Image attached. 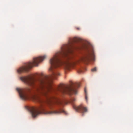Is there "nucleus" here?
<instances>
[{"label":"nucleus","mask_w":133,"mask_h":133,"mask_svg":"<svg viewBox=\"0 0 133 133\" xmlns=\"http://www.w3.org/2000/svg\"><path fill=\"white\" fill-rule=\"evenodd\" d=\"M83 47L87 49V51L84 55L81 58V61L87 63L91 59L94 60L95 54L93 49H90L85 45Z\"/></svg>","instance_id":"nucleus-3"},{"label":"nucleus","mask_w":133,"mask_h":133,"mask_svg":"<svg viewBox=\"0 0 133 133\" xmlns=\"http://www.w3.org/2000/svg\"><path fill=\"white\" fill-rule=\"evenodd\" d=\"M87 98H88L87 96V94H86V95H85V100H86V101L87 102V101H88Z\"/></svg>","instance_id":"nucleus-10"},{"label":"nucleus","mask_w":133,"mask_h":133,"mask_svg":"<svg viewBox=\"0 0 133 133\" xmlns=\"http://www.w3.org/2000/svg\"><path fill=\"white\" fill-rule=\"evenodd\" d=\"M46 57L45 55L43 56H39L34 58L32 62L25 63L24 65L20 67L17 70L18 73H21L27 71L29 69L34 66H37L39 63L43 61Z\"/></svg>","instance_id":"nucleus-2"},{"label":"nucleus","mask_w":133,"mask_h":133,"mask_svg":"<svg viewBox=\"0 0 133 133\" xmlns=\"http://www.w3.org/2000/svg\"><path fill=\"white\" fill-rule=\"evenodd\" d=\"M63 112L66 114V113L63 110L59 109L58 110H55L50 111H48L46 113V114H58L61 113Z\"/></svg>","instance_id":"nucleus-6"},{"label":"nucleus","mask_w":133,"mask_h":133,"mask_svg":"<svg viewBox=\"0 0 133 133\" xmlns=\"http://www.w3.org/2000/svg\"><path fill=\"white\" fill-rule=\"evenodd\" d=\"M76 99L75 98H72L71 99L70 102L71 103H73V102L75 101Z\"/></svg>","instance_id":"nucleus-8"},{"label":"nucleus","mask_w":133,"mask_h":133,"mask_svg":"<svg viewBox=\"0 0 133 133\" xmlns=\"http://www.w3.org/2000/svg\"><path fill=\"white\" fill-rule=\"evenodd\" d=\"M30 111L31 114L33 117H35L41 113V111L44 110L42 107V105L41 104V106L37 108L32 107L29 109Z\"/></svg>","instance_id":"nucleus-4"},{"label":"nucleus","mask_w":133,"mask_h":133,"mask_svg":"<svg viewBox=\"0 0 133 133\" xmlns=\"http://www.w3.org/2000/svg\"><path fill=\"white\" fill-rule=\"evenodd\" d=\"M73 108L76 111L81 113L82 115H83L84 114L88 111L87 108L82 105L78 107L74 106Z\"/></svg>","instance_id":"nucleus-5"},{"label":"nucleus","mask_w":133,"mask_h":133,"mask_svg":"<svg viewBox=\"0 0 133 133\" xmlns=\"http://www.w3.org/2000/svg\"><path fill=\"white\" fill-rule=\"evenodd\" d=\"M84 91H85V93H86V91L85 89Z\"/></svg>","instance_id":"nucleus-13"},{"label":"nucleus","mask_w":133,"mask_h":133,"mask_svg":"<svg viewBox=\"0 0 133 133\" xmlns=\"http://www.w3.org/2000/svg\"><path fill=\"white\" fill-rule=\"evenodd\" d=\"M81 39L79 38L75 37L70 41V43H73L79 42L81 41Z\"/></svg>","instance_id":"nucleus-7"},{"label":"nucleus","mask_w":133,"mask_h":133,"mask_svg":"<svg viewBox=\"0 0 133 133\" xmlns=\"http://www.w3.org/2000/svg\"><path fill=\"white\" fill-rule=\"evenodd\" d=\"M73 51L70 45H64L61 48V51L56 53L50 59V63L51 67L49 70L51 73L49 76H46L43 79H36L32 76L20 77V79L25 83L34 88H16L22 99L25 100L29 98L28 94H35L32 97L34 99L41 103H45L49 105L52 109V107L57 105L63 104V102L55 96V94H65L71 95L74 94V87L72 85H62L58 88H54L52 86V81L60 75L57 68L62 66L64 69L69 70L72 64L69 61L72 57Z\"/></svg>","instance_id":"nucleus-1"},{"label":"nucleus","mask_w":133,"mask_h":133,"mask_svg":"<svg viewBox=\"0 0 133 133\" xmlns=\"http://www.w3.org/2000/svg\"><path fill=\"white\" fill-rule=\"evenodd\" d=\"M96 70H97V69H96V67H95L94 68L92 69L91 70L92 72H94V71H96Z\"/></svg>","instance_id":"nucleus-9"},{"label":"nucleus","mask_w":133,"mask_h":133,"mask_svg":"<svg viewBox=\"0 0 133 133\" xmlns=\"http://www.w3.org/2000/svg\"><path fill=\"white\" fill-rule=\"evenodd\" d=\"M82 72V70H80V71H79V72L80 73Z\"/></svg>","instance_id":"nucleus-12"},{"label":"nucleus","mask_w":133,"mask_h":133,"mask_svg":"<svg viewBox=\"0 0 133 133\" xmlns=\"http://www.w3.org/2000/svg\"><path fill=\"white\" fill-rule=\"evenodd\" d=\"M76 28L78 30H79L80 29V28Z\"/></svg>","instance_id":"nucleus-11"}]
</instances>
